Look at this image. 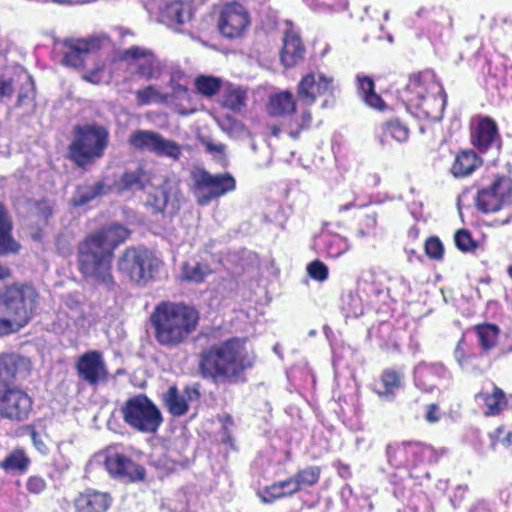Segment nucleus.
I'll return each instance as SVG.
<instances>
[{
  "label": "nucleus",
  "mask_w": 512,
  "mask_h": 512,
  "mask_svg": "<svg viewBox=\"0 0 512 512\" xmlns=\"http://www.w3.org/2000/svg\"><path fill=\"white\" fill-rule=\"evenodd\" d=\"M254 365L245 341L231 338L203 350L199 355V372L215 385H234L246 381L245 372Z\"/></svg>",
  "instance_id": "f257e3e1"
},
{
  "label": "nucleus",
  "mask_w": 512,
  "mask_h": 512,
  "mask_svg": "<svg viewBox=\"0 0 512 512\" xmlns=\"http://www.w3.org/2000/svg\"><path fill=\"white\" fill-rule=\"evenodd\" d=\"M198 311L185 304L162 302L151 315L155 339L163 346L174 347L183 343L196 329Z\"/></svg>",
  "instance_id": "f03ea898"
},
{
  "label": "nucleus",
  "mask_w": 512,
  "mask_h": 512,
  "mask_svg": "<svg viewBox=\"0 0 512 512\" xmlns=\"http://www.w3.org/2000/svg\"><path fill=\"white\" fill-rule=\"evenodd\" d=\"M37 297L29 285H13L0 292V334L23 327L32 317Z\"/></svg>",
  "instance_id": "7ed1b4c3"
},
{
  "label": "nucleus",
  "mask_w": 512,
  "mask_h": 512,
  "mask_svg": "<svg viewBox=\"0 0 512 512\" xmlns=\"http://www.w3.org/2000/svg\"><path fill=\"white\" fill-rule=\"evenodd\" d=\"M113 256L110 248H103L93 238L86 237L78 246L80 272L86 279L111 290L116 284L111 271Z\"/></svg>",
  "instance_id": "20e7f679"
},
{
  "label": "nucleus",
  "mask_w": 512,
  "mask_h": 512,
  "mask_svg": "<svg viewBox=\"0 0 512 512\" xmlns=\"http://www.w3.org/2000/svg\"><path fill=\"white\" fill-rule=\"evenodd\" d=\"M109 142L108 130L98 124L76 125L68 147L69 158L81 168L103 157Z\"/></svg>",
  "instance_id": "39448f33"
},
{
  "label": "nucleus",
  "mask_w": 512,
  "mask_h": 512,
  "mask_svg": "<svg viewBox=\"0 0 512 512\" xmlns=\"http://www.w3.org/2000/svg\"><path fill=\"white\" fill-rule=\"evenodd\" d=\"M190 180V190L200 206H208L213 200L236 189V180L232 174L228 172L212 174L198 165L191 168Z\"/></svg>",
  "instance_id": "423d86ee"
},
{
  "label": "nucleus",
  "mask_w": 512,
  "mask_h": 512,
  "mask_svg": "<svg viewBox=\"0 0 512 512\" xmlns=\"http://www.w3.org/2000/svg\"><path fill=\"white\" fill-rule=\"evenodd\" d=\"M190 180V190L200 206H208L213 200L236 189V180L232 174L228 172L212 174L198 165L191 168Z\"/></svg>",
  "instance_id": "0eeeda50"
},
{
  "label": "nucleus",
  "mask_w": 512,
  "mask_h": 512,
  "mask_svg": "<svg viewBox=\"0 0 512 512\" xmlns=\"http://www.w3.org/2000/svg\"><path fill=\"white\" fill-rule=\"evenodd\" d=\"M120 411L124 422L141 433H155L163 422L161 411L145 394L127 399Z\"/></svg>",
  "instance_id": "6e6552de"
},
{
  "label": "nucleus",
  "mask_w": 512,
  "mask_h": 512,
  "mask_svg": "<svg viewBox=\"0 0 512 512\" xmlns=\"http://www.w3.org/2000/svg\"><path fill=\"white\" fill-rule=\"evenodd\" d=\"M160 261L151 251L142 247H129L119 257L118 269L139 285H145L154 277Z\"/></svg>",
  "instance_id": "1a4fd4ad"
},
{
  "label": "nucleus",
  "mask_w": 512,
  "mask_h": 512,
  "mask_svg": "<svg viewBox=\"0 0 512 512\" xmlns=\"http://www.w3.org/2000/svg\"><path fill=\"white\" fill-rule=\"evenodd\" d=\"M78 379L90 387L96 388L109 380V370L103 353L90 350L80 355L75 362Z\"/></svg>",
  "instance_id": "9d476101"
},
{
  "label": "nucleus",
  "mask_w": 512,
  "mask_h": 512,
  "mask_svg": "<svg viewBox=\"0 0 512 512\" xmlns=\"http://www.w3.org/2000/svg\"><path fill=\"white\" fill-rule=\"evenodd\" d=\"M249 26L250 15L243 5L236 2L227 3L220 10L217 27L225 38L242 37Z\"/></svg>",
  "instance_id": "9b49d317"
},
{
  "label": "nucleus",
  "mask_w": 512,
  "mask_h": 512,
  "mask_svg": "<svg viewBox=\"0 0 512 512\" xmlns=\"http://www.w3.org/2000/svg\"><path fill=\"white\" fill-rule=\"evenodd\" d=\"M511 202L512 184L506 177L495 179L488 187L480 189L476 197V206L484 213L496 212Z\"/></svg>",
  "instance_id": "f8f14e48"
},
{
  "label": "nucleus",
  "mask_w": 512,
  "mask_h": 512,
  "mask_svg": "<svg viewBox=\"0 0 512 512\" xmlns=\"http://www.w3.org/2000/svg\"><path fill=\"white\" fill-rule=\"evenodd\" d=\"M98 461L104 465L110 476L123 482L142 481L146 475L144 467L114 451L99 455Z\"/></svg>",
  "instance_id": "ddd939ff"
},
{
  "label": "nucleus",
  "mask_w": 512,
  "mask_h": 512,
  "mask_svg": "<svg viewBox=\"0 0 512 512\" xmlns=\"http://www.w3.org/2000/svg\"><path fill=\"white\" fill-rule=\"evenodd\" d=\"M333 90V79L323 73H309L304 76L298 84V101L306 106L314 104L318 96L331 93Z\"/></svg>",
  "instance_id": "4468645a"
},
{
  "label": "nucleus",
  "mask_w": 512,
  "mask_h": 512,
  "mask_svg": "<svg viewBox=\"0 0 512 512\" xmlns=\"http://www.w3.org/2000/svg\"><path fill=\"white\" fill-rule=\"evenodd\" d=\"M435 88H438L439 91L442 90L440 86L432 81L428 74H419L411 77L406 87V92L409 94L407 95L408 103L428 114V102L434 100V95L430 96L428 90Z\"/></svg>",
  "instance_id": "2eb2a0df"
},
{
  "label": "nucleus",
  "mask_w": 512,
  "mask_h": 512,
  "mask_svg": "<svg viewBox=\"0 0 512 512\" xmlns=\"http://www.w3.org/2000/svg\"><path fill=\"white\" fill-rule=\"evenodd\" d=\"M286 29L283 35V46L280 53L282 64L286 67H293L304 59L305 46L299 36V33L294 29L291 21H286Z\"/></svg>",
  "instance_id": "dca6fc26"
},
{
  "label": "nucleus",
  "mask_w": 512,
  "mask_h": 512,
  "mask_svg": "<svg viewBox=\"0 0 512 512\" xmlns=\"http://www.w3.org/2000/svg\"><path fill=\"white\" fill-rule=\"evenodd\" d=\"M200 392L197 387H186L183 393H180L176 386H170L163 393V403L169 413L174 417L183 416L188 412L189 401L198 400Z\"/></svg>",
  "instance_id": "f3484780"
},
{
  "label": "nucleus",
  "mask_w": 512,
  "mask_h": 512,
  "mask_svg": "<svg viewBox=\"0 0 512 512\" xmlns=\"http://www.w3.org/2000/svg\"><path fill=\"white\" fill-rule=\"evenodd\" d=\"M31 369L29 358L17 353H6L0 356V379L2 383L14 379L26 378Z\"/></svg>",
  "instance_id": "a211bd4d"
},
{
  "label": "nucleus",
  "mask_w": 512,
  "mask_h": 512,
  "mask_svg": "<svg viewBox=\"0 0 512 512\" xmlns=\"http://www.w3.org/2000/svg\"><path fill=\"white\" fill-rule=\"evenodd\" d=\"M67 51L64 52L62 63L70 67H81L86 57L100 48L98 39H75L66 42Z\"/></svg>",
  "instance_id": "6ab92c4d"
},
{
  "label": "nucleus",
  "mask_w": 512,
  "mask_h": 512,
  "mask_svg": "<svg viewBox=\"0 0 512 512\" xmlns=\"http://www.w3.org/2000/svg\"><path fill=\"white\" fill-rule=\"evenodd\" d=\"M471 139L473 145L480 152L487 151L500 140L496 122L490 117L480 118L472 131Z\"/></svg>",
  "instance_id": "aec40b11"
},
{
  "label": "nucleus",
  "mask_w": 512,
  "mask_h": 512,
  "mask_svg": "<svg viewBox=\"0 0 512 512\" xmlns=\"http://www.w3.org/2000/svg\"><path fill=\"white\" fill-rule=\"evenodd\" d=\"M111 503L110 494L92 489L80 493L74 501L77 512H106Z\"/></svg>",
  "instance_id": "412c9836"
},
{
  "label": "nucleus",
  "mask_w": 512,
  "mask_h": 512,
  "mask_svg": "<svg viewBox=\"0 0 512 512\" xmlns=\"http://www.w3.org/2000/svg\"><path fill=\"white\" fill-rule=\"evenodd\" d=\"M129 230L121 224L113 223L103 227L102 229L91 233L88 238H93L103 248H110L114 254L115 248L123 243L129 237Z\"/></svg>",
  "instance_id": "4be33fe9"
},
{
  "label": "nucleus",
  "mask_w": 512,
  "mask_h": 512,
  "mask_svg": "<svg viewBox=\"0 0 512 512\" xmlns=\"http://www.w3.org/2000/svg\"><path fill=\"white\" fill-rule=\"evenodd\" d=\"M190 8L179 0L166 2L160 10V20L169 27L179 26L191 19Z\"/></svg>",
  "instance_id": "5701e85b"
},
{
  "label": "nucleus",
  "mask_w": 512,
  "mask_h": 512,
  "mask_svg": "<svg viewBox=\"0 0 512 512\" xmlns=\"http://www.w3.org/2000/svg\"><path fill=\"white\" fill-rule=\"evenodd\" d=\"M13 223L5 207L0 203V256L16 254L20 244L12 235Z\"/></svg>",
  "instance_id": "b1692460"
},
{
  "label": "nucleus",
  "mask_w": 512,
  "mask_h": 512,
  "mask_svg": "<svg viewBox=\"0 0 512 512\" xmlns=\"http://www.w3.org/2000/svg\"><path fill=\"white\" fill-rule=\"evenodd\" d=\"M177 191V183L170 179H165L159 186L153 188L148 193L147 204L151 206L156 213L163 212Z\"/></svg>",
  "instance_id": "393cba45"
},
{
  "label": "nucleus",
  "mask_w": 512,
  "mask_h": 512,
  "mask_svg": "<svg viewBox=\"0 0 512 512\" xmlns=\"http://www.w3.org/2000/svg\"><path fill=\"white\" fill-rule=\"evenodd\" d=\"M110 191L111 187L103 181L86 183L76 188L71 202L74 206H84L100 196L107 195Z\"/></svg>",
  "instance_id": "a878e982"
},
{
  "label": "nucleus",
  "mask_w": 512,
  "mask_h": 512,
  "mask_svg": "<svg viewBox=\"0 0 512 512\" xmlns=\"http://www.w3.org/2000/svg\"><path fill=\"white\" fill-rule=\"evenodd\" d=\"M481 163L473 150H463L455 157L451 172L457 178L465 177L470 175Z\"/></svg>",
  "instance_id": "bb28decb"
},
{
  "label": "nucleus",
  "mask_w": 512,
  "mask_h": 512,
  "mask_svg": "<svg viewBox=\"0 0 512 512\" xmlns=\"http://www.w3.org/2000/svg\"><path fill=\"white\" fill-rule=\"evenodd\" d=\"M160 133L153 130L139 129L128 138V144L135 150L154 154Z\"/></svg>",
  "instance_id": "cd10ccee"
},
{
  "label": "nucleus",
  "mask_w": 512,
  "mask_h": 512,
  "mask_svg": "<svg viewBox=\"0 0 512 512\" xmlns=\"http://www.w3.org/2000/svg\"><path fill=\"white\" fill-rule=\"evenodd\" d=\"M296 493L292 478L273 483L260 494L263 503L270 504L277 499L292 496Z\"/></svg>",
  "instance_id": "c85d7f7f"
},
{
  "label": "nucleus",
  "mask_w": 512,
  "mask_h": 512,
  "mask_svg": "<svg viewBox=\"0 0 512 512\" xmlns=\"http://www.w3.org/2000/svg\"><path fill=\"white\" fill-rule=\"evenodd\" d=\"M358 91L362 96L363 101L371 108L377 110H383L385 108V102L375 92L374 82L368 76H358Z\"/></svg>",
  "instance_id": "c756f323"
},
{
  "label": "nucleus",
  "mask_w": 512,
  "mask_h": 512,
  "mask_svg": "<svg viewBox=\"0 0 512 512\" xmlns=\"http://www.w3.org/2000/svg\"><path fill=\"white\" fill-rule=\"evenodd\" d=\"M479 345L483 352H489L498 344L500 329L495 324L484 323L475 327Z\"/></svg>",
  "instance_id": "7c9ffc66"
},
{
  "label": "nucleus",
  "mask_w": 512,
  "mask_h": 512,
  "mask_svg": "<svg viewBox=\"0 0 512 512\" xmlns=\"http://www.w3.org/2000/svg\"><path fill=\"white\" fill-rule=\"evenodd\" d=\"M121 187L126 190H142L151 183L150 173L143 167L128 171L121 177Z\"/></svg>",
  "instance_id": "2f4dec72"
},
{
  "label": "nucleus",
  "mask_w": 512,
  "mask_h": 512,
  "mask_svg": "<svg viewBox=\"0 0 512 512\" xmlns=\"http://www.w3.org/2000/svg\"><path fill=\"white\" fill-rule=\"evenodd\" d=\"M164 70V63L154 54L145 58L144 61L138 62L136 67V73L147 81L159 79Z\"/></svg>",
  "instance_id": "473e14b6"
},
{
  "label": "nucleus",
  "mask_w": 512,
  "mask_h": 512,
  "mask_svg": "<svg viewBox=\"0 0 512 512\" xmlns=\"http://www.w3.org/2000/svg\"><path fill=\"white\" fill-rule=\"evenodd\" d=\"M293 95L288 91L275 94L270 99L269 111L272 115L281 116L295 111Z\"/></svg>",
  "instance_id": "72a5a7b5"
},
{
  "label": "nucleus",
  "mask_w": 512,
  "mask_h": 512,
  "mask_svg": "<svg viewBox=\"0 0 512 512\" xmlns=\"http://www.w3.org/2000/svg\"><path fill=\"white\" fill-rule=\"evenodd\" d=\"M210 273L211 269L207 264L188 261L183 264L180 277L188 282L201 283Z\"/></svg>",
  "instance_id": "f704fd0d"
},
{
  "label": "nucleus",
  "mask_w": 512,
  "mask_h": 512,
  "mask_svg": "<svg viewBox=\"0 0 512 512\" xmlns=\"http://www.w3.org/2000/svg\"><path fill=\"white\" fill-rule=\"evenodd\" d=\"M382 134L380 135V141L383 143L384 139L390 136L397 142H404L409 137L408 127L402 123L399 119H391L384 122L380 126Z\"/></svg>",
  "instance_id": "c9c22d12"
},
{
  "label": "nucleus",
  "mask_w": 512,
  "mask_h": 512,
  "mask_svg": "<svg viewBox=\"0 0 512 512\" xmlns=\"http://www.w3.org/2000/svg\"><path fill=\"white\" fill-rule=\"evenodd\" d=\"M154 154L177 162L183 155V146L160 134Z\"/></svg>",
  "instance_id": "e433bc0d"
},
{
  "label": "nucleus",
  "mask_w": 512,
  "mask_h": 512,
  "mask_svg": "<svg viewBox=\"0 0 512 512\" xmlns=\"http://www.w3.org/2000/svg\"><path fill=\"white\" fill-rule=\"evenodd\" d=\"M136 102L140 106L149 105L152 102L166 104L170 96L169 94L161 93L154 85H148L135 92Z\"/></svg>",
  "instance_id": "4c0bfd02"
},
{
  "label": "nucleus",
  "mask_w": 512,
  "mask_h": 512,
  "mask_svg": "<svg viewBox=\"0 0 512 512\" xmlns=\"http://www.w3.org/2000/svg\"><path fill=\"white\" fill-rule=\"evenodd\" d=\"M403 375L393 369H386L381 375L384 390H377L381 397L391 398L396 389L401 387Z\"/></svg>",
  "instance_id": "58836bf2"
},
{
  "label": "nucleus",
  "mask_w": 512,
  "mask_h": 512,
  "mask_svg": "<svg viewBox=\"0 0 512 512\" xmlns=\"http://www.w3.org/2000/svg\"><path fill=\"white\" fill-rule=\"evenodd\" d=\"M320 477V469L317 466L306 467L305 469L299 471L294 476H292V480L294 482L295 490L298 492L299 490L315 485Z\"/></svg>",
  "instance_id": "ea45409f"
},
{
  "label": "nucleus",
  "mask_w": 512,
  "mask_h": 512,
  "mask_svg": "<svg viewBox=\"0 0 512 512\" xmlns=\"http://www.w3.org/2000/svg\"><path fill=\"white\" fill-rule=\"evenodd\" d=\"M30 460L22 450H14L2 462L1 467L8 472H25L29 466Z\"/></svg>",
  "instance_id": "a19ab883"
},
{
  "label": "nucleus",
  "mask_w": 512,
  "mask_h": 512,
  "mask_svg": "<svg viewBox=\"0 0 512 512\" xmlns=\"http://www.w3.org/2000/svg\"><path fill=\"white\" fill-rule=\"evenodd\" d=\"M247 94L241 88L230 89L224 96V107L233 112H241L246 107Z\"/></svg>",
  "instance_id": "79ce46f5"
},
{
  "label": "nucleus",
  "mask_w": 512,
  "mask_h": 512,
  "mask_svg": "<svg viewBox=\"0 0 512 512\" xmlns=\"http://www.w3.org/2000/svg\"><path fill=\"white\" fill-rule=\"evenodd\" d=\"M342 310L346 317L357 318L363 314V307L360 298L352 292L342 298Z\"/></svg>",
  "instance_id": "37998d69"
},
{
  "label": "nucleus",
  "mask_w": 512,
  "mask_h": 512,
  "mask_svg": "<svg viewBox=\"0 0 512 512\" xmlns=\"http://www.w3.org/2000/svg\"><path fill=\"white\" fill-rule=\"evenodd\" d=\"M220 79L212 76H200L196 79V87L200 94L210 97L220 89Z\"/></svg>",
  "instance_id": "c03bdc74"
},
{
  "label": "nucleus",
  "mask_w": 512,
  "mask_h": 512,
  "mask_svg": "<svg viewBox=\"0 0 512 512\" xmlns=\"http://www.w3.org/2000/svg\"><path fill=\"white\" fill-rule=\"evenodd\" d=\"M152 54L153 52L149 49L140 46H132L123 52L122 58L129 64L134 62L137 67L138 62L144 61L145 58H148Z\"/></svg>",
  "instance_id": "a18cd8bd"
},
{
  "label": "nucleus",
  "mask_w": 512,
  "mask_h": 512,
  "mask_svg": "<svg viewBox=\"0 0 512 512\" xmlns=\"http://www.w3.org/2000/svg\"><path fill=\"white\" fill-rule=\"evenodd\" d=\"M308 275L316 281L323 282L328 278L329 270L325 263L314 260L307 266Z\"/></svg>",
  "instance_id": "49530a36"
},
{
  "label": "nucleus",
  "mask_w": 512,
  "mask_h": 512,
  "mask_svg": "<svg viewBox=\"0 0 512 512\" xmlns=\"http://www.w3.org/2000/svg\"><path fill=\"white\" fill-rule=\"evenodd\" d=\"M455 244L461 251L468 252L477 248V243L472 239L471 234L467 230H458L455 233Z\"/></svg>",
  "instance_id": "de8ad7c7"
},
{
  "label": "nucleus",
  "mask_w": 512,
  "mask_h": 512,
  "mask_svg": "<svg viewBox=\"0 0 512 512\" xmlns=\"http://www.w3.org/2000/svg\"><path fill=\"white\" fill-rule=\"evenodd\" d=\"M426 254L435 260H439L443 257L444 247L439 238L430 237L425 244Z\"/></svg>",
  "instance_id": "09e8293b"
},
{
  "label": "nucleus",
  "mask_w": 512,
  "mask_h": 512,
  "mask_svg": "<svg viewBox=\"0 0 512 512\" xmlns=\"http://www.w3.org/2000/svg\"><path fill=\"white\" fill-rule=\"evenodd\" d=\"M203 144L211 155H213L214 159L219 162L223 163L225 161V149L226 146L222 143H213L210 140L203 141Z\"/></svg>",
  "instance_id": "8fccbe9b"
},
{
  "label": "nucleus",
  "mask_w": 512,
  "mask_h": 512,
  "mask_svg": "<svg viewBox=\"0 0 512 512\" xmlns=\"http://www.w3.org/2000/svg\"><path fill=\"white\" fill-rule=\"evenodd\" d=\"M28 429L30 430V436H31V440L33 442V445L35 446V448L41 453V454H46L48 452V447L47 445L45 444V442L43 441L41 435L39 433H37L33 427H28Z\"/></svg>",
  "instance_id": "3c124183"
},
{
  "label": "nucleus",
  "mask_w": 512,
  "mask_h": 512,
  "mask_svg": "<svg viewBox=\"0 0 512 512\" xmlns=\"http://www.w3.org/2000/svg\"><path fill=\"white\" fill-rule=\"evenodd\" d=\"M45 488V482L39 477H30L27 482V489L32 493H40Z\"/></svg>",
  "instance_id": "603ef678"
},
{
  "label": "nucleus",
  "mask_w": 512,
  "mask_h": 512,
  "mask_svg": "<svg viewBox=\"0 0 512 512\" xmlns=\"http://www.w3.org/2000/svg\"><path fill=\"white\" fill-rule=\"evenodd\" d=\"M312 122V116L309 110L302 112L300 119H296V124L300 130L307 129L310 127Z\"/></svg>",
  "instance_id": "864d4df0"
},
{
  "label": "nucleus",
  "mask_w": 512,
  "mask_h": 512,
  "mask_svg": "<svg viewBox=\"0 0 512 512\" xmlns=\"http://www.w3.org/2000/svg\"><path fill=\"white\" fill-rule=\"evenodd\" d=\"M14 92L12 81L0 80V97H11Z\"/></svg>",
  "instance_id": "5fc2aeb1"
},
{
  "label": "nucleus",
  "mask_w": 512,
  "mask_h": 512,
  "mask_svg": "<svg viewBox=\"0 0 512 512\" xmlns=\"http://www.w3.org/2000/svg\"><path fill=\"white\" fill-rule=\"evenodd\" d=\"M438 406L436 404H430L428 406L425 419L430 423H436L439 421L440 417L438 414Z\"/></svg>",
  "instance_id": "6e6d98bb"
},
{
  "label": "nucleus",
  "mask_w": 512,
  "mask_h": 512,
  "mask_svg": "<svg viewBox=\"0 0 512 512\" xmlns=\"http://www.w3.org/2000/svg\"><path fill=\"white\" fill-rule=\"evenodd\" d=\"M399 448L398 444H388L386 446L387 461L391 466L396 465V453Z\"/></svg>",
  "instance_id": "4d7b16f0"
},
{
  "label": "nucleus",
  "mask_w": 512,
  "mask_h": 512,
  "mask_svg": "<svg viewBox=\"0 0 512 512\" xmlns=\"http://www.w3.org/2000/svg\"><path fill=\"white\" fill-rule=\"evenodd\" d=\"M462 344H463V338L460 339V341L458 342L455 350H454V357L456 359V361L458 362V364L460 365L461 368H464V364H465V353H464V350L462 348Z\"/></svg>",
  "instance_id": "13d9d810"
},
{
  "label": "nucleus",
  "mask_w": 512,
  "mask_h": 512,
  "mask_svg": "<svg viewBox=\"0 0 512 512\" xmlns=\"http://www.w3.org/2000/svg\"><path fill=\"white\" fill-rule=\"evenodd\" d=\"M170 85L172 87V94L169 96H174V97H177V98H183L186 94H187V89L185 86L183 85H180V84H174L173 83V80L170 81Z\"/></svg>",
  "instance_id": "bf43d9fd"
},
{
  "label": "nucleus",
  "mask_w": 512,
  "mask_h": 512,
  "mask_svg": "<svg viewBox=\"0 0 512 512\" xmlns=\"http://www.w3.org/2000/svg\"><path fill=\"white\" fill-rule=\"evenodd\" d=\"M485 403L492 414L498 413L501 410V401L489 400L488 397H484Z\"/></svg>",
  "instance_id": "052dcab7"
},
{
  "label": "nucleus",
  "mask_w": 512,
  "mask_h": 512,
  "mask_svg": "<svg viewBox=\"0 0 512 512\" xmlns=\"http://www.w3.org/2000/svg\"><path fill=\"white\" fill-rule=\"evenodd\" d=\"M401 446H403V449L406 454H408L410 451L415 454L417 452V450L420 449L421 444L418 442L408 441V442H402Z\"/></svg>",
  "instance_id": "680f3d73"
},
{
  "label": "nucleus",
  "mask_w": 512,
  "mask_h": 512,
  "mask_svg": "<svg viewBox=\"0 0 512 512\" xmlns=\"http://www.w3.org/2000/svg\"><path fill=\"white\" fill-rule=\"evenodd\" d=\"M485 397H488L489 400L502 401L504 399V392L500 388L495 387L493 393L491 395H485Z\"/></svg>",
  "instance_id": "e2e57ef3"
},
{
  "label": "nucleus",
  "mask_w": 512,
  "mask_h": 512,
  "mask_svg": "<svg viewBox=\"0 0 512 512\" xmlns=\"http://www.w3.org/2000/svg\"><path fill=\"white\" fill-rule=\"evenodd\" d=\"M11 276V271L8 267L0 264V280H5Z\"/></svg>",
  "instance_id": "0e129e2a"
},
{
  "label": "nucleus",
  "mask_w": 512,
  "mask_h": 512,
  "mask_svg": "<svg viewBox=\"0 0 512 512\" xmlns=\"http://www.w3.org/2000/svg\"><path fill=\"white\" fill-rule=\"evenodd\" d=\"M470 512H489V511L485 508L484 505L478 503L471 508Z\"/></svg>",
  "instance_id": "69168bd1"
},
{
  "label": "nucleus",
  "mask_w": 512,
  "mask_h": 512,
  "mask_svg": "<svg viewBox=\"0 0 512 512\" xmlns=\"http://www.w3.org/2000/svg\"><path fill=\"white\" fill-rule=\"evenodd\" d=\"M354 206H355L354 202H353V201H351V202H349V203H347V204L340 205V206L338 207V210H339L340 212H341V211H347V210L351 209V208H352V207H354Z\"/></svg>",
  "instance_id": "338daca9"
},
{
  "label": "nucleus",
  "mask_w": 512,
  "mask_h": 512,
  "mask_svg": "<svg viewBox=\"0 0 512 512\" xmlns=\"http://www.w3.org/2000/svg\"><path fill=\"white\" fill-rule=\"evenodd\" d=\"M23 99H24V96H23L22 94H20V95L18 96V100H17V104H18L19 106L22 104Z\"/></svg>",
  "instance_id": "774afa93"
}]
</instances>
